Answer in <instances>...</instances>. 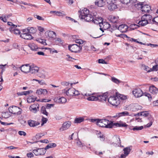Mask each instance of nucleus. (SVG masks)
Here are the masks:
<instances>
[{"label":"nucleus","mask_w":158,"mask_h":158,"mask_svg":"<svg viewBox=\"0 0 158 158\" xmlns=\"http://www.w3.org/2000/svg\"><path fill=\"white\" fill-rule=\"evenodd\" d=\"M127 97L122 94L116 93L115 95L110 96L108 99V102L114 106H117L120 102V100H125Z\"/></svg>","instance_id":"1"},{"label":"nucleus","mask_w":158,"mask_h":158,"mask_svg":"<svg viewBox=\"0 0 158 158\" xmlns=\"http://www.w3.org/2000/svg\"><path fill=\"white\" fill-rule=\"evenodd\" d=\"M99 125L101 127L106 128H112L114 126L113 122L110 121L106 118L100 119Z\"/></svg>","instance_id":"2"},{"label":"nucleus","mask_w":158,"mask_h":158,"mask_svg":"<svg viewBox=\"0 0 158 158\" xmlns=\"http://www.w3.org/2000/svg\"><path fill=\"white\" fill-rule=\"evenodd\" d=\"M137 115L142 116L144 117H148V119L149 120L150 122L147 125L144 126L145 127H149L152 125L154 121V119L150 114L149 111H143L140 113H138Z\"/></svg>","instance_id":"3"},{"label":"nucleus","mask_w":158,"mask_h":158,"mask_svg":"<svg viewBox=\"0 0 158 158\" xmlns=\"http://www.w3.org/2000/svg\"><path fill=\"white\" fill-rule=\"evenodd\" d=\"M66 95L69 97L76 96L80 94L79 91L74 88H70L65 91Z\"/></svg>","instance_id":"4"},{"label":"nucleus","mask_w":158,"mask_h":158,"mask_svg":"<svg viewBox=\"0 0 158 158\" xmlns=\"http://www.w3.org/2000/svg\"><path fill=\"white\" fill-rule=\"evenodd\" d=\"M68 48L69 50L70 51L75 53L80 52L82 49V47L81 45H78L77 44L69 45Z\"/></svg>","instance_id":"5"},{"label":"nucleus","mask_w":158,"mask_h":158,"mask_svg":"<svg viewBox=\"0 0 158 158\" xmlns=\"http://www.w3.org/2000/svg\"><path fill=\"white\" fill-rule=\"evenodd\" d=\"M108 4V8L110 11L117 8L116 2L117 0H105Z\"/></svg>","instance_id":"6"},{"label":"nucleus","mask_w":158,"mask_h":158,"mask_svg":"<svg viewBox=\"0 0 158 158\" xmlns=\"http://www.w3.org/2000/svg\"><path fill=\"white\" fill-rule=\"evenodd\" d=\"M139 5L140 6V8H141V10L143 12V13H149L151 10V7L148 5H144L142 6L141 5L139 4L137 5V6Z\"/></svg>","instance_id":"7"},{"label":"nucleus","mask_w":158,"mask_h":158,"mask_svg":"<svg viewBox=\"0 0 158 158\" xmlns=\"http://www.w3.org/2000/svg\"><path fill=\"white\" fill-rule=\"evenodd\" d=\"M33 152L36 156H39L44 155L46 151L45 148H40L33 150Z\"/></svg>","instance_id":"8"},{"label":"nucleus","mask_w":158,"mask_h":158,"mask_svg":"<svg viewBox=\"0 0 158 158\" xmlns=\"http://www.w3.org/2000/svg\"><path fill=\"white\" fill-rule=\"evenodd\" d=\"M30 65L28 64L23 65L19 67V69L22 72L25 73H27L30 72L31 68Z\"/></svg>","instance_id":"9"},{"label":"nucleus","mask_w":158,"mask_h":158,"mask_svg":"<svg viewBox=\"0 0 158 158\" xmlns=\"http://www.w3.org/2000/svg\"><path fill=\"white\" fill-rule=\"evenodd\" d=\"M133 94L135 97L138 98L142 96L143 94L142 91L139 88H136L132 91Z\"/></svg>","instance_id":"10"},{"label":"nucleus","mask_w":158,"mask_h":158,"mask_svg":"<svg viewBox=\"0 0 158 158\" xmlns=\"http://www.w3.org/2000/svg\"><path fill=\"white\" fill-rule=\"evenodd\" d=\"M20 109V108L15 106H12L9 107L8 108L9 112L14 114H18V112L19 111V110Z\"/></svg>","instance_id":"11"},{"label":"nucleus","mask_w":158,"mask_h":158,"mask_svg":"<svg viewBox=\"0 0 158 158\" xmlns=\"http://www.w3.org/2000/svg\"><path fill=\"white\" fill-rule=\"evenodd\" d=\"M39 106L38 103L32 104L29 107V110L32 112L35 113L39 110Z\"/></svg>","instance_id":"12"},{"label":"nucleus","mask_w":158,"mask_h":158,"mask_svg":"<svg viewBox=\"0 0 158 158\" xmlns=\"http://www.w3.org/2000/svg\"><path fill=\"white\" fill-rule=\"evenodd\" d=\"M113 142L112 143L115 146H119L121 145V141L119 136L115 135L113 137Z\"/></svg>","instance_id":"13"},{"label":"nucleus","mask_w":158,"mask_h":158,"mask_svg":"<svg viewBox=\"0 0 158 158\" xmlns=\"http://www.w3.org/2000/svg\"><path fill=\"white\" fill-rule=\"evenodd\" d=\"M71 125V123L70 122H66L64 123L60 129V131H63L68 129Z\"/></svg>","instance_id":"14"},{"label":"nucleus","mask_w":158,"mask_h":158,"mask_svg":"<svg viewBox=\"0 0 158 158\" xmlns=\"http://www.w3.org/2000/svg\"><path fill=\"white\" fill-rule=\"evenodd\" d=\"M100 29L102 32H103V30H105L108 28L110 27V25L108 23L104 22L100 23Z\"/></svg>","instance_id":"15"},{"label":"nucleus","mask_w":158,"mask_h":158,"mask_svg":"<svg viewBox=\"0 0 158 158\" xmlns=\"http://www.w3.org/2000/svg\"><path fill=\"white\" fill-rule=\"evenodd\" d=\"M27 123L30 127H34L38 126L40 124V123L32 120H29L27 121Z\"/></svg>","instance_id":"16"},{"label":"nucleus","mask_w":158,"mask_h":158,"mask_svg":"<svg viewBox=\"0 0 158 158\" xmlns=\"http://www.w3.org/2000/svg\"><path fill=\"white\" fill-rule=\"evenodd\" d=\"M31 68L30 72L32 73H38L39 70V68L35 64H32L30 65Z\"/></svg>","instance_id":"17"},{"label":"nucleus","mask_w":158,"mask_h":158,"mask_svg":"<svg viewBox=\"0 0 158 158\" xmlns=\"http://www.w3.org/2000/svg\"><path fill=\"white\" fill-rule=\"evenodd\" d=\"M54 100L59 103H64L66 102V99L65 98L60 96L55 98Z\"/></svg>","instance_id":"18"},{"label":"nucleus","mask_w":158,"mask_h":158,"mask_svg":"<svg viewBox=\"0 0 158 158\" xmlns=\"http://www.w3.org/2000/svg\"><path fill=\"white\" fill-rule=\"evenodd\" d=\"M98 100L101 102L106 101L107 98V94L106 93L102 94L97 95Z\"/></svg>","instance_id":"19"},{"label":"nucleus","mask_w":158,"mask_h":158,"mask_svg":"<svg viewBox=\"0 0 158 158\" xmlns=\"http://www.w3.org/2000/svg\"><path fill=\"white\" fill-rule=\"evenodd\" d=\"M89 14V11L86 8H84L81 11V18L85 19V16Z\"/></svg>","instance_id":"20"},{"label":"nucleus","mask_w":158,"mask_h":158,"mask_svg":"<svg viewBox=\"0 0 158 158\" xmlns=\"http://www.w3.org/2000/svg\"><path fill=\"white\" fill-rule=\"evenodd\" d=\"M131 116V115L129 114V113L127 111H125L117 113L116 115L114 116L113 117L114 118H116V117L118 118L121 116Z\"/></svg>","instance_id":"21"},{"label":"nucleus","mask_w":158,"mask_h":158,"mask_svg":"<svg viewBox=\"0 0 158 158\" xmlns=\"http://www.w3.org/2000/svg\"><path fill=\"white\" fill-rule=\"evenodd\" d=\"M128 29V26L126 24H121L118 27V29L121 32H127Z\"/></svg>","instance_id":"22"},{"label":"nucleus","mask_w":158,"mask_h":158,"mask_svg":"<svg viewBox=\"0 0 158 158\" xmlns=\"http://www.w3.org/2000/svg\"><path fill=\"white\" fill-rule=\"evenodd\" d=\"M114 126L118 127H125L128 126V125L125 123L120 121L117 123H114Z\"/></svg>","instance_id":"23"},{"label":"nucleus","mask_w":158,"mask_h":158,"mask_svg":"<svg viewBox=\"0 0 158 158\" xmlns=\"http://www.w3.org/2000/svg\"><path fill=\"white\" fill-rule=\"evenodd\" d=\"M118 17L117 16L111 15L109 17L108 19L111 23H116L118 22Z\"/></svg>","instance_id":"24"},{"label":"nucleus","mask_w":158,"mask_h":158,"mask_svg":"<svg viewBox=\"0 0 158 158\" xmlns=\"http://www.w3.org/2000/svg\"><path fill=\"white\" fill-rule=\"evenodd\" d=\"M20 36L24 39L28 40L32 39L33 38L31 35L29 33L27 34L21 33L20 34Z\"/></svg>","instance_id":"25"},{"label":"nucleus","mask_w":158,"mask_h":158,"mask_svg":"<svg viewBox=\"0 0 158 158\" xmlns=\"http://www.w3.org/2000/svg\"><path fill=\"white\" fill-rule=\"evenodd\" d=\"M45 35L49 38H53L56 35V33L55 32L52 31H48L45 32Z\"/></svg>","instance_id":"26"},{"label":"nucleus","mask_w":158,"mask_h":158,"mask_svg":"<svg viewBox=\"0 0 158 158\" xmlns=\"http://www.w3.org/2000/svg\"><path fill=\"white\" fill-rule=\"evenodd\" d=\"M28 47L30 49L33 51H36L39 48L38 46L33 43H30L28 44Z\"/></svg>","instance_id":"27"},{"label":"nucleus","mask_w":158,"mask_h":158,"mask_svg":"<svg viewBox=\"0 0 158 158\" xmlns=\"http://www.w3.org/2000/svg\"><path fill=\"white\" fill-rule=\"evenodd\" d=\"M149 91L153 94H156L158 92V89L154 85H152L149 87Z\"/></svg>","instance_id":"28"},{"label":"nucleus","mask_w":158,"mask_h":158,"mask_svg":"<svg viewBox=\"0 0 158 158\" xmlns=\"http://www.w3.org/2000/svg\"><path fill=\"white\" fill-rule=\"evenodd\" d=\"M48 76V72L44 71H42L39 73V77L42 78H45Z\"/></svg>","instance_id":"29"},{"label":"nucleus","mask_w":158,"mask_h":158,"mask_svg":"<svg viewBox=\"0 0 158 158\" xmlns=\"http://www.w3.org/2000/svg\"><path fill=\"white\" fill-rule=\"evenodd\" d=\"M142 18L143 19L147 21L148 23L151 22V20L152 19V17L149 15L145 14L142 16Z\"/></svg>","instance_id":"30"},{"label":"nucleus","mask_w":158,"mask_h":158,"mask_svg":"<svg viewBox=\"0 0 158 158\" xmlns=\"http://www.w3.org/2000/svg\"><path fill=\"white\" fill-rule=\"evenodd\" d=\"M85 118V116L76 118L75 119L74 123H80L84 121Z\"/></svg>","instance_id":"31"},{"label":"nucleus","mask_w":158,"mask_h":158,"mask_svg":"<svg viewBox=\"0 0 158 158\" xmlns=\"http://www.w3.org/2000/svg\"><path fill=\"white\" fill-rule=\"evenodd\" d=\"M48 91L46 89H40L37 90L36 93L39 95L44 94H47Z\"/></svg>","instance_id":"32"},{"label":"nucleus","mask_w":158,"mask_h":158,"mask_svg":"<svg viewBox=\"0 0 158 158\" xmlns=\"http://www.w3.org/2000/svg\"><path fill=\"white\" fill-rule=\"evenodd\" d=\"M55 43L56 45L60 46L63 44L64 41L60 38H56L55 39Z\"/></svg>","instance_id":"33"},{"label":"nucleus","mask_w":158,"mask_h":158,"mask_svg":"<svg viewBox=\"0 0 158 158\" xmlns=\"http://www.w3.org/2000/svg\"><path fill=\"white\" fill-rule=\"evenodd\" d=\"M95 4L99 7H102L105 4L103 0H96L95 2Z\"/></svg>","instance_id":"34"},{"label":"nucleus","mask_w":158,"mask_h":158,"mask_svg":"<svg viewBox=\"0 0 158 158\" xmlns=\"http://www.w3.org/2000/svg\"><path fill=\"white\" fill-rule=\"evenodd\" d=\"M148 22L147 21H146L144 19H142V18H141V20L139 21V22L138 23V24L139 25V27L141 26H143L146 25H147V24H148Z\"/></svg>","instance_id":"35"},{"label":"nucleus","mask_w":158,"mask_h":158,"mask_svg":"<svg viewBox=\"0 0 158 158\" xmlns=\"http://www.w3.org/2000/svg\"><path fill=\"white\" fill-rule=\"evenodd\" d=\"M94 19L93 17L91 15L89 14L85 16V19H85L86 21L89 22L93 21Z\"/></svg>","instance_id":"36"},{"label":"nucleus","mask_w":158,"mask_h":158,"mask_svg":"<svg viewBox=\"0 0 158 158\" xmlns=\"http://www.w3.org/2000/svg\"><path fill=\"white\" fill-rule=\"evenodd\" d=\"M36 98L33 96L29 97L27 99V102L29 103L34 102L36 100Z\"/></svg>","instance_id":"37"},{"label":"nucleus","mask_w":158,"mask_h":158,"mask_svg":"<svg viewBox=\"0 0 158 158\" xmlns=\"http://www.w3.org/2000/svg\"><path fill=\"white\" fill-rule=\"evenodd\" d=\"M111 80L113 82L117 84H118L122 82L121 81L114 77H111Z\"/></svg>","instance_id":"38"},{"label":"nucleus","mask_w":158,"mask_h":158,"mask_svg":"<svg viewBox=\"0 0 158 158\" xmlns=\"http://www.w3.org/2000/svg\"><path fill=\"white\" fill-rule=\"evenodd\" d=\"M56 145L55 143H51L48 144L45 148V149L46 150L49 148H54L56 147Z\"/></svg>","instance_id":"39"},{"label":"nucleus","mask_w":158,"mask_h":158,"mask_svg":"<svg viewBox=\"0 0 158 158\" xmlns=\"http://www.w3.org/2000/svg\"><path fill=\"white\" fill-rule=\"evenodd\" d=\"M100 119L98 118H92V119H89L88 120L92 122V123H96L97 125H99V122Z\"/></svg>","instance_id":"40"},{"label":"nucleus","mask_w":158,"mask_h":158,"mask_svg":"<svg viewBox=\"0 0 158 158\" xmlns=\"http://www.w3.org/2000/svg\"><path fill=\"white\" fill-rule=\"evenodd\" d=\"M41 112L42 114L46 116H47L48 114V113L46 111V108L44 106H43L41 107Z\"/></svg>","instance_id":"41"},{"label":"nucleus","mask_w":158,"mask_h":158,"mask_svg":"<svg viewBox=\"0 0 158 158\" xmlns=\"http://www.w3.org/2000/svg\"><path fill=\"white\" fill-rule=\"evenodd\" d=\"M87 99L89 101H94L98 100L97 95V96H92L87 98Z\"/></svg>","instance_id":"42"},{"label":"nucleus","mask_w":158,"mask_h":158,"mask_svg":"<svg viewBox=\"0 0 158 158\" xmlns=\"http://www.w3.org/2000/svg\"><path fill=\"white\" fill-rule=\"evenodd\" d=\"M131 150V149L130 148L127 147L125 148L123 150L124 154L126 156H127Z\"/></svg>","instance_id":"43"},{"label":"nucleus","mask_w":158,"mask_h":158,"mask_svg":"<svg viewBox=\"0 0 158 158\" xmlns=\"http://www.w3.org/2000/svg\"><path fill=\"white\" fill-rule=\"evenodd\" d=\"M65 60L68 61H73V60H76V59H74L71 57L69 55H67L66 57L65 58Z\"/></svg>","instance_id":"44"},{"label":"nucleus","mask_w":158,"mask_h":158,"mask_svg":"<svg viewBox=\"0 0 158 158\" xmlns=\"http://www.w3.org/2000/svg\"><path fill=\"white\" fill-rule=\"evenodd\" d=\"M35 40L38 42L40 43L41 44L43 45L47 44L45 42V41H44V40L42 39L37 38L35 39Z\"/></svg>","instance_id":"45"},{"label":"nucleus","mask_w":158,"mask_h":158,"mask_svg":"<svg viewBox=\"0 0 158 158\" xmlns=\"http://www.w3.org/2000/svg\"><path fill=\"white\" fill-rule=\"evenodd\" d=\"M156 65L153 66L152 68V70L154 71H157L158 70V60H156L155 62Z\"/></svg>","instance_id":"46"},{"label":"nucleus","mask_w":158,"mask_h":158,"mask_svg":"<svg viewBox=\"0 0 158 158\" xmlns=\"http://www.w3.org/2000/svg\"><path fill=\"white\" fill-rule=\"evenodd\" d=\"M143 128V126H135L131 130L133 131H139L142 130Z\"/></svg>","instance_id":"47"},{"label":"nucleus","mask_w":158,"mask_h":158,"mask_svg":"<svg viewBox=\"0 0 158 158\" xmlns=\"http://www.w3.org/2000/svg\"><path fill=\"white\" fill-rule=\"evenodd\" d=\"M28 29L29 32L30 33L34 34L35 33L36 31V29L33 27H31L29 29Z\"/></svg>","instance_id":"48"},{"label":"nucleus","mask_w":158,"mask_h":158,"mask_svg":"<svg viewBox=\"0 0 158 158\" xmlns=\"http://www.w3.org/2000/svg\"><path fill=\"white\" fill-rule=\"evenodd\" d=\"M98 138H99L102 141L104 140V136L101 133V132H100L98 133Z\"/></svg>","instance_id":"49"},{"label":"nucleus","mask_w":158,"mask_h":158,"mask_svg":"<svg viewBox=\"0 0 158 158\" xmlns=\"http://www.w3.org/2000/svg\"><path fill=\"white\" fill-rule=\"evenodd\" d=\"M33 81H36L38 82V83L41 85H43L45 84L44 81L43 80H39L36 79H33Z\"/></svg>","instance_id":"50"},{"label":"nucleus","mask_w":158,"mask_h":158,"mask_svg":"<svg viewBox=\"0 0 158 158\" xmlns=\"http://www.w3.org/2000/svg\"><path fill=\"white\" fill-rule=\"evenodd\" d=\"M76 143L77 145L80 147H82L84 146L83 143H82L79 139L77 140Z\"/></svg>","instance_id":"51"},{"label":"nucleus","mask_w":158,"mask_h":158,"mask_svg":"<svg viewBox=\"0 0 158 158\" xmlns=\"http://www.w3.org/2000/svg\"><path fill=\"white\" fill-rule=\"evenodd\" d=\"M121 2L122 3L126 4V5H128L130 4V0H120Z\"/></svg>","instance_id":"52"},{"label":"nucleus","mask_w":158,"mask_h":158,"mask_svg":"<svg viewBox=\"0 0 158 158\" xmlns=\"http://www.w3.org/2000/svg\"><path fill=\"white\" fill-rule=\"evenodd\" d=\"M45 49H48L50 51V52H52V53L54 52V53H57L58 52L57 51V50H55L54 48H45Z\"/></svg>","instance_id":"53"},{"label":"nucleus","mask_w":158,"mask_h":158,"mask_svg":"<svg viewBox=\"0 0 158 158\" xmlns=\"http://www.w3.org/2000/svg\"><path fill=\"white\" fill-rule=\"evenodd\" d=\"M18 134L21 136L23 135L25 136L26 135V133L25 132L22 131H19L18 132Z\"/></svg>","instance_id":"54"},{"label":"nucleus","mask_w":158,"mask_h":158,"mask_svg":"<svg viewBox=\"0 0 158 158\" xmlns=\"http://www.w3.org/2000/svg\"><path fill=\"white\" fill-rule=\"evenodd\" d=\"M75 42L80 45L82 44L83 43V40L81 39H76L75 40Z\"/></svg>","instance_id":"55"},{"label":"nucleus","mask_w":158,"mask_h":158,"mask_svg":"<svg viewBox=\"0 0 158 158\" xmlns=\"http://www.w3.org/2000/svg\"><path fill=\"white\" fill-rule=\"evenodd\" d=\"M134 107H135V109L136 110L141 109L142 108L141 106L137 104H135L134 106Z\"/></svg>","instance_id":"56"},{"label":"nucleus","mask_w":158,"mask_h":158,"mask_svg":"<svg viewBox=\"0 0 158 158\" xmlns=\"http://www.w3.org/2000/svg\"><path fill=\"white\" fill-rule=\"evenodd\" d=\"M13 46L15 48L18 49L19 50V45L17 43H15L13 44Z\"/></svg>","instance_id":"57"},{"label":"nucleus","mask_w":158,"mask_h":158,"mask_svg":"<svg viewBox=\"0 0 158 158\" xmlns=\"http://www.w3.org/2000/svg\"><path fill=\"white\" fill-rule=\"evenodd\" d=\"M153 23H155L156 24H158V17H155L152 20Z\"/></svg>","instance_id":"58"},{"label":"nucleus","mask_w":158,"mask_h":158,"mask_svg":"<svg viewBox=\"0 0 158 158\" xmlns=\"http://www.w3.org/2000/svg\"><path fill=\"white\" fill-rule=\"evenodd\" d=\"M14 32L16 34H20V31L17 28L14 29Z\"/></svg>","instance_id":"59"},{"label":"nucleus","mask_w":158,"mask_h":158,"mask_svg":"<svg viewBox=\"0 0 158 158\" xmlns=\"http://www.w3.org/2000/svg\"><path fill=\"white\" fill-rule=\"evenodd\" d=\"M56 15L59 16H63L65 15L64 13L59 12L58 11H57V12Z\"/></svg>","instance_id":"60"},{"label":"nucleus","mask_w":158,"mask_h":158,"mask_svg":"<svg viewBox=\"0 0 158 158\" xmlns=\"http://www.w3.org/2000/svg\"><path fill=\"white\" fill-rule=\"evenodd\" d=\"M98 61V63H101L102 64H107V62L104 60L103 59H99Z\"/></svg>","instance_id":"61"},{"label":"nucleus","mask_w":158,"mask_h":158,"mask_svg":"<svg viewBox=\"0 0 158 158\" xmlns=\"http://www.w3.org/2000/svg\"><path fill=\"white\" fill-rule=\"evenodd\" d=\"M48 121V119L46 118H43L42 119V123L41 124V125L42 126L44 123H46Z\"/></svg>","instance_id":"62"},{"label":"nucleus","mask_w":158,"mask_h":158,"mask_svg":"<svg viewBox=\"0 0 158 158\" xmlns=\"http://www.w3.org/2000/svg\"><path fill=\"white\" fill-rule=\"evenodd\" d=\"M43 135L41 133H38L37 134L36 136L35 137L37 139H40V138L41 137H42Z\"/></svg>","instance_id":"63"},{"label":"nucleus","mask_w":158,"mask_h":158,"mask_svg":"<svg viewBox=\"0 0 158 158\" xmlns=\"http://www.w3.org/2000/svg\"><path fill=\"white\" fill-rule=\"evenodd\" d=\"M27 156L28 158H31L34 156V155L31 152H29L27 154Z\"/></svg>","instance_id":"64"}]
</instances>
